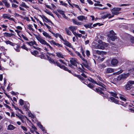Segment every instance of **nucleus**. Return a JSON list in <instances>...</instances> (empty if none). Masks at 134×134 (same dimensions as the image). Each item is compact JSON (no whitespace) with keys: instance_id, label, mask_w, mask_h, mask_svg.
<instances>
[{"instance_id":"f257e3e1","label":"nucleus","mask_w":134,"mask_h":134,"mask_svg":"<svg viewBox=\"0 0 134 134\" xmlns=\"http://www.w3.org/2000/svg\"><path fill=\"white\" fill-rule=\"evenodd\" d=\"M46 57L48 60L49 61L50 63H52L54 65H56L61 69H63L67 71L69 73H71V71L70 70H69L66 67L63 65H61L59 63L57 62H55L53 59H52L48 55H46Z\"/></svg>"},{"instance_id":"f03ea898","label":"nucleus","mask_w":134,"mask_h":134,"mask_svg":"<svg viewBox=\"0 0 134 134\" xmlns=\"http://www.w3.org/2000/svg\"><path fill=\"white\" fill-rule=\"evenodd\" d=\"M98 43L99 44H96L95 45H94V43H93V45L94 46L95 48L103 49L104 48V46L107 47L108 45V43L102 42L100 40L98 41Z\"/></svg>"},{"instance_id":"7ed1b4c3","label":"nucleus","mask_w":134,"mask_h":134,"mask_svg":"<svg viewBox=\"0 0 134 134\" xmlns=\"http://www.w3.org/2000/svg\"><path fill=\"white\" fill-rule=\"evenodd\" d=\"M116 34L113 30H111L109 34L108 35L109 38L112 41H114L117 38V37L115 36Z\"/></svg>"},{"instance_id":"20e7f679","label":"nucleus","mask_w":134,"mask_h":134,"mask_svg":"<svg viewBox=\"0 0 134 134\" xmlns=\"http://www.w3.org/2000/svg\"><path fill=\"white\" fill-rule=\"evenodd\" d=\"M121 8H120L114 7L111 9L112 12V14H113L115 15H116L119 14L121 13V12L119 11L121 10Z\"/></svg>"},{"instance_id":"39448f33","label":"nucleus","mask_w":134,"mask_h":134,"mask_svg":"<svg viewBox=\"0 0 134 134\" xmlns=\"http://www.w3.org/2000/svg\"><path fill=\"white\" fill-rule=\"evenodd\" d=\"M34 35L37 40L42 44L46 45L47 42L41 38V36L40 35H37L34 34Z\"/></svg>"},{"instance_id":"423d86ee","label":"nucleus","mask_w":134,"mask_h":134,"mask_svg":"<svg viewBox=\"0 0 134 134\" xmlns=\"http://www.w3.org/2000/svg\"><path fill=\"white\" fill-rule=\"evenodd\" d=\"M134 85V81H129L127 83L125 86V88L126 90H130L132 87V85Z\"/></svg>"},{"instance_id":"0eeeda50","label":"nucleus","mask_w":134,"mask_h":134,"mask_svg":"<svg viewBox=\"0 0 134 134\" xmlns=\"http://www.w3.org/2000/svg\"><path fill=\"white\" fill-rule=\"evenodd\" d=\"M118 61L117 59L114 58L111 60V63L112 66H116L118 65Z\"/></svg>"},{"instance_id":"6e6552de","label":"nucleus","mask_w":134,"mask_h":134,"mask_svg":"<svg viewBox=\"0 0 134 134\" xmlns=\"http://www.w3.org/2000/svg\"><path fill=\"white\" fill-rule=\"evenodd\" d=\"M70 62L71 64L76 66H77V62L76 58H72L70 60Z\"/></svg>"},{"instance_id":"1a4fd4ad","label":"nucleus","mask_w":134,"mask_h":134,"mask_svg":"<svg viewBox=\"0 0 134 134\" xmlns=\"http://www.w3.org/2000/svg\"><path fill=\"white\" fill-rule=\"evenodd\" d=\"M2 2L4 4L6 7L8 8L10 7V4L8 2L7 0H2Z\"/></svg>"},{"instance_id":"9d476101","label":"nucleus","mask_w":134,"mask_h":134,"mask_svg":"<svg viewBox=\"0 0 134 134\" xmlns=\"http://www.w3.org/2000/svg\"><path fill=\"white\" fill-rule=\"evenodd\" d=\"M77 19L79 20L82 21L87 19V17L83 15H80L77 17Z\"/></svg>"},{"instance_id":"9b49d317","label":"nucleus","mask_w":134,"mask_h":134,"mask_svg":"<svg viewBox=\"0 0 134 134\" xmlns=\"http://www.w3.org/2000/svg\"><path fill=\"white\" fill-rule=\"evenodd\" d=\"M38 125L39 127L42 130L44 133H46V131L44 129V128L43 127L42 125L41 124L40 122H39L37 124Z\"/></svg>"},{"instance_id":"f8f14e48","label":"nucleus","mask_w":134,"mask_h":134,"mask_svg":"<svg viewBox=\"0 0 134 134\" xmlns=\"http://www.w3.org/2000/svg\"><path fill=\"white\" fill-rule=\"evenodd\" d=\"M16 128V127L13 126V125L10 124L7 127V130H14Z\"/></svg>"},{"instance_id":"ddd939ff","label":"nucleus","mask_w":134,"mask_h":134,"mask_svg":"<svg viewBox=\"0 0 134 134\" xmlns=\"http://www.w3.org/2000/svg\"><path fill=\"white\" fill-rule=\"evenodd\" d=\"M63 41L64 42V44L66 46L70 48L72 47L71 44L66 40H64V41Z\"/></svg>"},{"instance_id":"4468645a","label":"nucleus","mask_w":134,"mask_h":134,"mask_svg":"<svg viewBox=\"0 0 134 134\" xmlns=\"http://www.w3.org/2000/svg\"><path fill=\"white\" fill-rule=\"evenodd\" d=\"M42 34L43 35L46 37H48L51 39H52L51 36L46 32L45 31L43 32Z\"/></svg>"},{"instance_id":"2eb2a0df","label":"nucleus","mask_w":134,"mask_h":134,"mask_svg":"<svg viewBox=\"0 0 134 134\" xmlns=\"http://www.w3.org/2000/svg\"><path fill=\"white\" fill-rule=\"evenodd\" d=\"M114 71L113 69L109 68L106 69V72L107 73H110L113 72Z\"/></svg>"},{"instance_id":"dca6fc26","label":"nucleus","mask_w":134,"mask_h":134,"mask_svg":"<svg viewBox=\"0 0 134 134\" xmlns=\"http://www.w3.org/2000/svg\"><path fill=\"white\" fill-rule=\"evenodd\" d=\"M69 29L72 32L76 30L77 29V28L75 26H71L69 27Z\"/></svg>"},{"instance_id":"f3484780","label":"nucleus","mask_w":134,"mask_h":134,"mask_svg":"<svg viewBox=\"0 0 134 134\" xmlns=\"http://www.w3.org/2000/svg\"><path fill=\"white\" fill-rule=\"evenodd\" d=\"M84 62V63H82V64L83 65H84V66L86 68H87L88 69H89L90 68V67L89 66L87 65V61L86 60V61H83Z\"/></svg>"},{"instance_id":"a211bd4d","label":"nucleus","mask_w":134,"mask_h":134,"mask_svg":"<svg viewBox=\"0 0 134 134\" xmlns=\"http://www.w3.org/2000/svg\"><path fill=\"white\" fill-rule=\"evenodd\" d=\"M75 53L78 56H79L80 58L82 59V60L83 61H86V59H85L84 58H83L81 56V54L80 53L77 51H75Z\"/></svg>"},{"instance_id":"6ab92c4d","label":"nucleus","mask_w":134,"mask_h":134,"mask_svg":"<svg viewBox=\"0 0 134 134\" xmlns=\"http://www.w3.org/2000/svg\"><path fill=\"white\" fill-rule=\"evenodd\" d=\"M56 55L57 56L60 58H64V55L62 54L60 52H57L56 53Z\"/></svg>"},{"instance_id":"aec40b11","label":"nucleus","mask_w":134,"mask_h":134,"mask_svg":"<svg viewBox=\"0 0 134 134\" xmlns=\"http://www.w3.org/2000/svg\"><path fill=\"white\" fill-rule=\"evenodd\" d=\"M110 99H111V100L112 101V102H114L116 104H119V101L117 100L114 97H110Z\"/></svg>"},{"instance_id":"412c9836","label":"nucleus","mask_w":134,"mask_h":134,"mask_svg":"<svg viewBox=\"0 0 134 134\" xmlns=\"http://www.w3.org/2000/svg\"><path fill=\"white\" fill-rule=\"evenodd\" d=\"M26 43L30 46H33L34 44H36V43L34 41L29 42H26Z\"/></svg>"},{"instance_id":"4be33fe9","label":"nucleus","mask_w":134,"mask_h":134,"mask_svg":"<svg viewBox=\"0 0 134 134\" xmlns=\"http://www.w3.org/2000/svg\"><path fill=\"white\" fill-rule=\"evenodd\" d=\"M92 23H90L87 25H85L84 26L86 28H91L93 27L92 26H91L92 25Z\"/></svg>"},{"instance_id":"5701e85b","label":"nucleus","mask_w":134,"mask_h":134,"mask_svg":"<svg viewBox=\"0 0 134 134\" xmlns=\"http://www.w3.org/2000/svg\"><path fill=\"white\" fill-rule=\"evenodd\" d=\"M4 34L5 36L8 37H11L14 35L12 33H9L6 32H5Z\"/></svg>"},{"instance_id":"b1692460","label":"nucleus","mask_w":134,"mask_h":134,"mask_svg":"<svg viewBox=\"0 0 134 134\" xmlns=\"http://www.w3.org/2000/svg\"><path fill=\"white\" fill-rule=\"evenodd\" d=\"M96 52L98 54H107V52H104L102 51H99L98 50H96Z\"/></svg>"},{"instance_id":"393cba45","label":"nucleus","mask_w":134,"mask_h":134,"mask_svg":"<svg viewBox=\"0 0 134 134\" xmlns=\"http://www.w3.org/2000/svg\"><path fill=\"white\" fill-rule=\"evenodd\" d=\"M5 43L7 44H9L13 46H14V45L15 44L14 43H13L9 41H5Z\"/></svg>"},{"instance_id":"a878e982","label":"nucleus","mask_w":134,"mask_h":134,"mask_svg":"<svg viewBox=\"0 0 134 134\" xmlns=\"http://www.w3.org/2000/svg\"><path fill=\"white\" fill-rule=\"evenodd\" d=\"M129 75V73H127L124 74H121V76L122 77V79H124L127 78Z\"/></svg>"},{"instance_id":"bb28decb","label":"nucleus","mask_w":134,"mask_h":134,"mask_svg":"<svg viewBox=\"0 0 134 134\" xmlns=\"http://www.w3.org/2000/svg\"><path fill=\"white\" fill-rule=\"evenodd\" d=\"M65 30L66 33V34L68 35L71 36L72 35V33L68 29L66 28L65 29Z\"/></svg>"},{"instance_id":"cd10ccee","label":"nucleus","mask_w":134,"mask_h":134,"mask_svg":"<svg viewBox=\"0 0 134 134\" xmlns=\"http://www.w3.org/2000/svg\"><path fill=\"white\" fill-rule=\"evenodd\" d=\"M109 15H110V14H105L103 15L102 16L101 18L103 19H105L106 18H108Z\"/></svg>"},{"instance_id":"c85d7f7f","label":"nucleus","mask_w":134,"mask_h":134,"mask_svg":"<svg viewBox=\"0 0 134 134\" xmlns=\"http://www.w3.org/2000/svg\"><path fill=\"white\" fill-rule=\"evenodd\" d=\"M99 93L100 94H104V93L102 91L100 90L99 89L96 88H95V91Z\"/></svg>"},{"instance_id":"c756f323","label":"nucleus","mask_w":134,"mask_h":134,"mask_svg":"<svg viewBox=\"0 0 134 134\" xmlns=\"http://www.w3.org/2000/svg\"><path fill=\"white\" fill-rule=\"evenodd\" d=\"M87 86L90 88H92L94 91H95V89L93 88L94 87V86L93 85L92 83H89L87 85Z\"/></svg>"},{"instance_id":"7c9ffc66","label":"nucleus","mask_w":134,"mask_h":134,"mask_svg":"<svg viewBox=\"0 0 134 134\" xmlns=\"http://www.w3.org/2000/svg\"><path fill=\"white\" fill-rule=\"evenodd\" d=\"M28 29L30 30H31L32 31H34V30L32 28V25H31L29 24L27 25Z\"/></svg>"},{"instance_id":"2f4dec72","label":"nucleus","mask_w":134,"mask_h":134,"mask_svg":"<svg viewBox=\"0 0 134 134\" xmlns=\"http://www.w3.org/2000/svg\"><path fill=\"white\" fill-rule=\"evenodd\" d=\"M88 81L93 83H96V82L95 81L94 79L91 78H89L88 79Z\"/></svg>"},{"instance_id":"473e14b6","label":"nucleus","mask_w":134,"mask_h":134,"mask_svg":"<svg viewBox=\"0 0 134 134\" xmlns=\"http://www.w3.org/2000/svg\"><path fill=\"white\" fill-rule=\"evenodd\" d=\"M49 31L50 32H51L52 34H53L55 37L57 38L58 37L59 34L57 33L55 34L53 32L50 31L49 30Z\"/></svg>"},{"instance_id":"72a5a7b5","label":"nucleus","mask_w":134,"mask_h":134,"mask_svg":"<svg viewBox=\"0 0 134 134\" xmlns=\"http://www.w3.org/2000/svg\"><path fill=\"white\" fill-rule=\"evenodd\" d=\"M20 5L26 8H29L25 4V3L24 2H22V3Z\"/></svg>"},{"instance_id":"f704fd0d","label":"nucleus","mask_w":134,"mask_h":134,"mask_svg":"<svg viewBox=\"0 0 134 134\" xmlns=\"http://www.w3.org/2000/svg\"><path fill=\"white\" fill-rule=\"evenodd\" d=\"M43 17L49 23H50L51 24H53V23L49 19L47 18L46 16H43Z\"/></svg>"},{"instance_id":"c9c22d12","label":"nucleus","mask_w":134,"mask_h":134,"mask_svg":"<svg viewBox=\"0 0 134 134\" xmlns=\"http://www.w3.org/2000/svg\"><path fill=\"white\" fill-rule=\"evenodd\" d=\"M49 42L51 44H53L56 46H57V45H58V43H56L53 40H51Z\"/></svg>"},{"instance_id":"e433bc0d","label":"nucleus","mask_w":134,"mask_h":134,"mask_svg":"<svg viewBox=\"0 0 134 134\" xmlns=\"http://www.w3.org/2000/svg\"><path fill=\"white\" fill-rule=\"evenodd\" d=\"M9 16L8 14H4L3 15V17L4 18H7L8 19L9 18Z\"/></svg>"},{"instance_id":"4c0bfd02","label":"nucleus","mask_w":134,"mask_h":134,"mask_svg":"<svg viewBox=\"0 0 134 134\" xmlns=\"http://www.w3.org/2000/svg\"><path fill=\"white\" fill-rule=\"evenodd\" d=\"M99 67L101 69L103 68L106 67V65L104 64H100L99 65Z\"/></svg>"},{"instance_id":"58836bf2","label":"nucleus","mask_w":134,"mask_h":134,"mask_svg":"<svg viewBox=\"0 0 134 134\" xmlns=\"http://www.w3.org/2000/svg\"><path fill=\"white\" fill-rule=\"evenodd\" d=\"M110 93L112 96H113V97H115L116 98H118V97H116V96H117V94L116 93L114 92H110Z\"/></svg>"},{"instance_id":"ea45409f","label":"nucleus","mask_w":134,"mask_h":134,"mask_svg":"<svg viewBox=\"0 0 134 134\" xmlns=\"http://www.w3.org/2000/svg\"><path fill=\"white\" fill-rule=\"evenodd\" d=\"M31 53L32 54L35 56L37 55L38 53V52L36 51H34L33 52H31Z\"/></svg>"},{"instance_id":"a19ab883","label":"nucleus","mask_w":134,"mask_h":134,"mask_svg":"<svg viewBox=\"0 0 134 134\" xmlns=\"http://www.w3.org/2000/svg\"><path fill=\"white\" fill-rule=\"evenodd\" d=\"M60 2L62 5H64L65 7H67L68 5L67 3H64L62 1H60Z\"/></svg>"},{"instance_id":"79ce46f5","label":"nucleus","mask_w":134,"mask_h":134,"mask_svg":"<svg viewBox=\"0 0 134 134\" xmlns=\"http://www.w3.org/2000/svg\"><path fill=\"white\" fill-rule=\"evenodd\" d=\"M28 116L31 117V118H34V115L31 113L29 112L28 113Z\"/></svg>"},{"instance_id":"37998d69","label":"nucleus","mask_w":134,"mask_h":134,"mask_svg":"<svg viewBox=\"0 0 134 134\" xmlns=\"http://www.w3.org/2000/svg\"><path fill=\"white\" fill-rule=\"evenodd\" d=\"M102 87V88H100L101 90H106V88L105 87V86L104 85V86H101Z\"/></svg>"},{"instance_id":"c03bdc74","label":"nucleus","mask_w":134,"mask_h":134,"mask_svg":"<svg viewBox=\"0 0 134 134\" xmlns=\"http://www.w3.org/2000/svg\"><path fill=\"white\" fill-rule=\"evenodd\" d=\"M16 116L18 117L21 120L23 118V116L20 114H19V115H18V114H16Z\"/></svg>"},{"instance_id":"a18cd8bd","label":"nucleus","mask_w":134,"mask_h":134,"mask_svg":"<svg viewBox=\"0 0 134 134\" xmlns=\"http://www.w3.org/2000/svg\"><path fill=\"white\" fill-rule=\"evenodd\" d=\"M0 50L2 51H5L6 49H5L3 46H0Z\"/></svg>"},{"instance_id":"49530a36","label":"nucleus","mask_w":134,"mask_h":134,"mask_svg":"<svg viewBox=\"0 0 134 134\" xmlns=\"http://www.w3.org/2000/svg\"><path fill=\"white\" fill-rule=\"evenodd\" d=\"M57 11L60 14L62 15H63L64 13V11L60 10H58Z\"/></svg>"},{"instance_id":"de8ad7c7","label":"nucleus","mask_w":134,"mask_h":134,"mask_svg":"<svg viewBox=\"0 0 134 134\" xmlns=\"http://www.w3.org/2000/svg\"><path fill=\"white\" fill-rule=\"evenodd\" d=\"M72 5H73V6L74 5L76 7L78 8L79 10L81 11V8L79 7L78 5L74 4H73Z\"/></svg>"},{"instance_id":"09e8293b","label":"nucleus","mask_w":134,"mask_h":134,"mask_svg":"<svg viewBox=\"0 0 134 134\" xmlns=\"http://www.w3.org/2000/svg\"><path fill=\"white\" fill-rule=\"evenodd\" d=\"M19 103L21 105H23L24 104V100L21 99H20Z\"/></svg>"},{"instance_id":"8fccbe9b","label":"nucleus","mask_w":134,"mask_h":134,"mask_svg":"<svg viewBox=\"0 0 134 134\" xmlns=\"http://www.w3.org/2000/svg\"><path fill=\"white\" fill-rule=\"evenodd\" d=\"M21 37L25 40L26 41H28V39L24 35L22 34L21 35Z\"/></svg>"},{"instance_id":"3c124183","label":"nucleus","mask_w":134,"mask_h":134,"mask_svg":"<svg viewBox=\"0 0 134 134\" xmlns=\"http://www.w3.org/2000/svg\"><path fill=\"white\" fill-rule=\"evenodd\" d=\"M21 48H22L25 49L27 51L28 49V48L25 46V45H23V46L21 47Z\"/></svg>"},{"instance_id":"603ef678","label":"nucleus","mask_w":134,"mask_h":134,"mask_svg":"<svg viewBox=\"0 0 134 134\" xmlns=\"http://www.w3.org/2000/svg\"><path fill=\"white\" fill-rule=\"evenodd\" d=\"M86 55L88 56L89 57L90 55V52L88 50H87L86 51Z\"/></svg>"},{"instance_id":"864d4df0","label":"nucleus","mask_w":134,"mask_h":134,"mask_svg":"<svg viewBox=\"0 0 134 134\" xmlns=\"http://www.w3.org/2000/svg\"><path fill=\"white\" fill-rule=\"evenodd\" d=\"M121 79H122V76H121V75L119 76L117 78V80H120Z\"/></svg>"},{"instance_id":"5fc2aeb1","label":"nucleus","mask_w":134,"mask_h":134,"mask_svg":"<svg viewBox=\"0 0 134 134\" xmlns=\"http://www.w3.org/2000/svg\"><path fill=\"white\" fill-rule=\"evenodd\" d=\"M103 25V24H102L101 25H100V23H96V24H94L93 25V27H96L97 25H98L99 26H100V25Z\"/></svg>"},{"instance_id":"6e6d98bb","label":"nucleus","mask_w":134,"mask_h":134,"mask_svg":"<svg viewBox=\"0 0 134 134\" xmlns=\"http://www.w3.org/2000/svg\"><path fill=\"white\" fill-rule=\"evenodd\" d=\"M58 37H59L63 41H64V40L63 39L62 37V36L61 35L59 34Z\"/></svg>"},{"instance_id":"4d7b16f0","label":"nucleus","mask_w":134,"mask_h":134,"mask_svg":"<svg viewBox=\"0 0 134 134\" xmlns=\"http://www.w3.org/2000/svg\"><path fill=\"white\" fill-rule=\"evenodd\" d=\"M87 1L91 5H92L93 4V2L91 0H87Z\"/></svg>"},{"instance_id":"13d9d810","label":"nucleus","mask_w":134,"mask_h":134,"mask_svg":"<svg viewBox=\"0 0 134 134\" xmlns=\"http://www.w3.org/2000/svg\"><path fill=\"white\" fill-rule=\"evenodd\" d=\"M78 78H79L80 80H84V78L81 76L80 75L79 76H78Z\"/></svg>"},{"instance_id":"bf43d9fd","label":"nucleus","mask_w":134,"mask_h":134,"mask_svg":"<svg viewBox=\"0 0 134 134\" xmlns=\"http://www.w3.org/2000/svg\"><path fill=\"white\" fill-rule=\"evenodd\" d=\"M96 84L100 86H104V85L102 83L100 82H98V83H97L96 82Z\"/></svg>"},{"instance_id":"052dcab7","label":"nucleus","mask_w":134,"mask_h":134,"mask_svg":"<svg viewBox=\"0 0 134 134\" xmlns=\"http://www.w3.org/2000/svg\"><path fill=\"white\" fill-rule=\"evenodd\" d=\"M94 5L95 6H102V5L101 4H99L98 3H95L94 4Z\"/></svg>"},{"instance_id":"680f3d73","label":"nucleus","mask_w":134,"mask_h":134,"mask_svg":"<svg viewBox=\"0 0 134 134\" xmlns=\"http://www.w3.org/2000/svg\"><path fill=\"white\" fill-rule=\"evenodd\" d=\"M3 105L5 107H6L10 109L11 108L8 105H7V104H4Z\"/></svg>"},{"instance_id":"e2e57ef3","label":"nucleus","mask_w":134,"mask_h":134,"mask_svg":"<svg viewBox=\"0 0 134 134\" xmlns=\"http://www.w3.org/2000/svg\"><path fill=\"white\" fill-rule=\"evenodd\" d=\"M120 98L122 100H123L124 101H126V99L125 98H124V97H122V96H120Z\"/></svg>"},{"instance_id":"0e129e2a","label":"nucleus","mask_w":134,"mask_h":134,"mask_svg":"<svg viewBox=\"0 0 134 134\" xmlns=\"http://www.w3.org/2000/svg\"><path fill=\"white\" fill-rule=\"evenodd\" d=\"M97 77H98V79H99V80H100L101 81H102V82L104 81V80L102 78H101L99 76H98Z\"/></svg>"},{"instance_id":"69168bd1","label":"nucleus","mask_w":134,"mask_h":134,"mask_svg":"<svg viewBox=\"0 0 134 134\" xmlns=\"http://www.w3.org/2000/svg\"><path fill=\"white\" fill-rule=\"evenodd\" d=\"M12 6L13 7L16 8L18 7V5H16L14 4H12Z\"/></svg>"},{"instance_id":"338daca9","label":"nucleus","mask_w":134,"mask_h":134,"mask_svg":"<svg viewBox=\"0 0 134 134\" xmlns=\"http://www.w3.org/2000/svg\"><path fill=\"white\" fill-rule=\"evenodd\" d=\"M31 128L33 129L34 130H37V129L36 127L34 125L32 126V128Z\"/></svg>"},{"instance_id":"774afa93","label":"nucleus","mask_w":134,"mask_h":134,"mask_svg":"<svg viewBox=\"0 0 134 134\" xmlns=\"http://www.w3.org/2000/svg\"><path fill=\"white\" fill-rule=\"evenodd\" d=\"M131 41L132 43H134V37H131Z\"/></svg>"}]
</instances>
